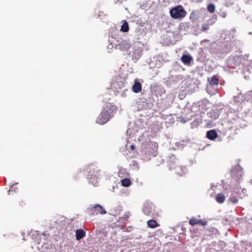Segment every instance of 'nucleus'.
I'll return each instance as SVG.
<instances>
[{"instance_id":"nucleus-1","label":"nucleus","mask_w":252,"mask_h":252,"mask_svg":"<svg viewBox=\"0 0 252 252\" xmlns=\"http://www.w3.org/2000/svg\"><path fill=\"white\" fill-rule=\"evenodd\" d=\"M99 175V171L97 167L94 165H90L87 175L89 183H92L94 186H97Z\"/></svg>"},{"instance_id":"nucleus-2","label":"nucleus","mask_w":252,"mask_h":252,"mask_svg":"<svg viewBox=\"0 0 252 252\" xmlns=\"http://www.w3.org/2000/svg\"><path fill=\"white\" fill-rule=\"evenodd\" d=\"M243 62H244V56L236 55L229 57L227 60V64L229 67L235 68L237 66L242 67Z\"/></svg>"},{"instance_id":"nucleus-3","label":"nucleus","mask_w":252,"mask_h":252,"mask_svg":"<svg viewBox=\"0 0 252 252\" xmlns=\"http://www.w3.org/2000/svg\"><path fill=\"white\" fill-rule=\"evenodd\" d=\"M244 175L243 168L238 163L231 169V175L233 179L238 183H240L243 180L242 177Z\"/></svg>"},{"instance_id":"nucleus-4","label":"nucleus","mask_w":252,"mask_h":252,"mask_svg":"<svg viewBox=\"0 0 252 252\" xmlns=\"http://www.w3.org/2000/svg\"><path fill=\"white\" fill-rule=\"evenodd\" d=\"M249 57V54L244 55V62L242 63V67L240 69H242L243 73L245 76H248L249 74L252 73V61L248 60Z\"/></svg>"},{"instance_id":"nucleus-5","label":"nucleus","mask_w":252,"mask_h":252,"mask_svg":"<svg viewBox=\"0 0 252 252\" xmlns=\"http://www.w3.org/2000/svg\"><path fill=\"white\" fill-rule=\"evenodd\" d=\"M170 14L174 19H181L186 16V11L181 5H178L170 10Z\"/></svg>"},{"instance_id":"nucleus-6","label":"nucleus","mask_w":252,"mask_h":252,"mask_svg":"<svg viewBox=\"0 0 252 252\" xmlns=\"http://www.w3.org/2000/svg\"><path fill=\"white\" fill-rule=\"evenodd\" d=\"M234 46L232 41H225L219 46V52L221 54H227L233 50Z\"/></svg>"},{"instance_id":"nucleus-7","label":"nucleus","mask_w":252,"mask_h":252,"mask_svg":"<svg viewBox=\"0 0 252 252\" xmlns=\"http://www.w3.org/2000/svg\"><path fill=\"white\" fill-rule=\"evenodd\" d=\"M88 212L91 215H96L99 214L103 215L106 213L104 208L98 204L88 209Z\"/></svg>"},{"instance_id":"nucleus-8","label":"nucleus","mask_w":252,"mask_h":252,"mask_svg":"<svg viewBox=\"0 0 252 252\" xmlns=\"http://www.w3.org/2000/svg\"><path fill=\"white\" fill-rule=\"evenodd\" d=\"M110 119V114L108 110L103 111L99 115L96 120L98 124L103 125L106 123Z\"/></svg>"},{"instance_id":"nucleus-9","label":"nucleus","mask_w":252,"mask_h":252,"mask_svg":"<svg viewBox=\"0 0 252 252\" xmlns=\"http://www.w3.org/2000/svg\"><path fill=\"white\" fill-rule=\"evenodd\" d=\"M167 162L170 168H174L177 164L178 160L176 157L172 154H170L168 156Z\"/></svg>"},{"instance_id":"nucleus-10","label":"nucleus","mask_w":252,"mask_h":252,"mask_svg":"<svg viewBox=\"0 0 252 252\" xmlns=\"http://www.w3.org/2000/svg\"><path fill=\"white\" fill-rule=\"evenodd\" d=\"M230 112L228 114V117H229V122L231 123L232 124L234 125V126H237L239 122L241 121L240 118L237 116V114L234 115V117L231 119V111L229 110Z\"/></svg>"},{"instance_id":"nucleus-11","label":"nucleus","mask_w":252,"mask_h":252,"mask_svg":"<svg viewBox=\"0 0 252 252\" xmlns=\"http://www.w3.org/2000/svg\"><path fill=\"white\" fill-rule=\"evenodd\" d=\"M142 53V50L141 48H138L135 49L132 52V58L135 62L138 61L141 57Z\"/></svg>"},{"instance_id":"nucleus-12","label":"nucleus","mask_w":252,"mask_h":252,"mask_svg":"<svg viewBox=\"0 0 252 252\" xmlns=\"http://www.w3.org/2000/svg\"><path fill=\"white\" fill-rule=\"evenodd\" d=\"M181 60L185 64L189 65L193 60V58L189 54H184L182 55Z\"/></svg>"},{"instance_id":"nucleus-13","label":"nucleus","mask_w":252,"mask_h":252,"mask_svg":"<svg viewBox=\"0 0 252 252\" xmlns=\"http://www.w3.org/2000/svg\"><path fill=\"white\" fill-rule=\"evenodd\" d=\"M134 84L132 87V91L135 93H138L142 90V85L137 79L134 80Z\"/></svg>"},{"instance_id":"nucleus-14","label":"nucleus","mask_w":252,"mask_h":252,"mask_svg":"<svg viewBox=\"0 0 252 252\" xmlns=\"http://www.w3.org/2000/svg\"><path fill=\"white\" fill-rule=\"evenodd\" d=\"M130 47V44L126 40H123L119 44V48L120 50L123 51H127Z\"/></svg>"},{"instance_id":"nucleus-15","label":"nucleus","mask_w":252,"mask_h":252,"mask_svg":"<svg viewBox=\"0 0 252 252\" xmlns=\"http://www.w3.org/2000/svg\"><path fill=\"white\" fill-rule=\"evenodd\" d=\"M217 137L218 134L215 129H211L207 132L206 137L211 140H214Z\"/></svg>"},{"instance_id":"nucleus-16","label":"nucleus","mask_w":252,"mask_h":252,"mask_svg":"<svg viewBox=\"0 0 252 252\" xmlns=\"http://www.w3.org/2000/svg\"><path fill=\"white\" fill-rule=\"evenodd\" d=\"M153 210V205L152 204L145 203L143 208V212L146 215L149 216L151 214Z\"/></svg>"},{"instance_id":"nucleus-17","label":"nucleus","mask_w":252,"mask_h":252,"mask_svg":"<svg viewBox=\"0 0 252 252\" xmlns=\"http://www.w3.org/2000/svg\"><path fill=\"white\" fill-rule=\"evenodd\" d=\"M86 235V232L82 229H79L76 231V239L80 240L84 238Z\"/></svg>"},{"instance_id":"nucleus-18","label":"nucleus","mask_w":252,"mask_h":252,"mask_svg":"<svg viewBox=\"0 0 252 252\" xmlns=\"http://www.w3.org/2000/svg\"><path fill=\"white\" fill-rule=\"evenodd\" d=\"M207 115L208 117L211 118L213 120L217 119L219 116L218 110H211L207 113Z\"/></svg>"},{"instance_id":"nucleus-19","label":"nucleus","mask_w":252,"mask_h":252,"mask_svg":"<svg viewBox=\"0 0 252 252\" xmlns=\"http://www.w3.org/2000/svg\"><path fill=\"white\" fill-rule=\"evenodd\" d=\"M225 197L224 195L221 193H218L216 197L217 202L220 204L223 203L225 201Z\"/></svg>"},{"instance_id":"nucleus-20","label":"nucleus","mask_w":252,"mask_h":252,"mask_svg":"<svg viewBox=\"0 0 252 252\" xmlns=\"http://www.w3.org/2000/svg\"><path fill=\"white\" fill-rule=\"evenodd\" d=\"M147 223L148 227L152 228H155L159 226L157 221L153 219L149 220Z\"/></svg>"},{"instance_id":"nucleus-21","label":"nucleus","mask_w":252,"mask_h":252,"mask_svg":"<svg viewBox=\"0 0 252 252\" xmlns=\"http://www.w3.org/2000/svg\"><path fill=\"white\" fill-rule=\"evenodd\" d=\"M208 81L212 86L217 85L219 83V79L215 76H213L208 78Z\"/></svg>"},{"instance_id":"nucleus-22","label":"nucleus","mask_w":252,"mask_h":252,"mask_svg":"<svg viewBox=\"0 0 252 252\" xmlns=\"http://www.w3.org/2000/svg\"><path fill=\"white\" fill-rule=\"evenodd\" d=\"M244 99L247 101L252 102V91L248 92L244 95Z\"/></svg>"},{"instance_id":"nucleus-23","label":"nucleus","mask_w":252,"mask_h":252,"mask_svg":"<svg viewBox=\"0 0 252 252\" xmlns=\"http://www.w3.org/2000/svg\"><path fill=\"white\" fill-rule=\"evenodd\" d=\"M129 30L128 24L127 22L124 21V23L121 26V31L123 32H127Z\"/></svg>"},{"instance_id":"nucleus-24","label":"nucleus","mask_w":252,"mask_h":252,"mask_svg":"<svg viewBox=\"0 0 252 252\" xmlns=\"http://www.w3.org/2000/svg\"><path fill=\"white\" fill-rule=\"evenodd\" d=\"M122 185L123 186L125 187H129L131 184L130 180L128 178H125L122 180Z\"/></svg>"},{"instance_id":"nucleus-25","label":"nucleus","mask_w":252,"mask_h":252,"mask_svg":"<svg viewBox=\"0 0 252 252\" xmlns=\"http://www.w3.org/2000/svg\"><path fill=\"white\" fill-rule=\"evenodd\" d=\"M217 21V16L216 15H213L210 19L207 20V23L210 25H212Z\"/></svg>"},{"instance_id":"nucleus-26","label":"nucleus","mask_w":252,"mask_h":252,"mask_svg":"<svg viewBox=\"0 0 252 252\" xmlns=\"http://www.w3.org/2000/svg\"><path fill=\"white\" fill-rule=\"evenodd\" d=\"M215 6L214 4H209L207 6V10L210 13H213L215 11Z\"/></svg>"},{"instance_id":"nucleus-27","label":"nucleus","mask_w":252,"mask_h":252,"mask_svg":"<svg viewBox=\"0 0 252 252\" xmlns=\"http://www.w3.org/2000/svg\"><path fill=\"white\" fill-rule=\"evenodd\" d=\"M198 219L193 218L189 220V223L191 225H194L198 223Z\"/></svg>"},{"instance_id":"nucleus-28","label":"nucleus","mask_w":252,"mask_h":252,"mask_svg":"<svg viewBox=\"0 0 252 252\" xmlns=\"http://www.w3.org/2000/svg\"><path fill=\"white\" fill-rule=\"evenodd\" d=\"M229 200L233 204H236L238 201V199L236 197L234 196H230L229 197Z\"/></svg>"},{"instance_id":"nucleus-29","label":"nucleus","mask_w":252,"mask_h":252,"mask_svg":"<svg viewBox=\"0 0 252 252\" xmlns=\"http://www.w3.org/2000/svg\"><path fill=\"white\" fill-rule=\"evenodd\" d=\"M211 26L209 23H207V24H205L202 25V31L206 32L209 29V27Z\"/></svg>"},{"instance_id":"nucleus-30","label":"nucleus","mask_w":252,"mask_h":252,"mask_svg":"<svg viewBox=\"0 0 252 252\" xmlns=\"http://www.w3.org/2000/svg\"><path fill=\"white\" fill-rule=\"evenodd\" d=\"M131 165L135 167L137 169L139 168L138 163L136 160H132L131 163Z\"/></svg>"},{"instance_id":"nucleus-31","label":"nucleus","mask_w":252,"mask_h":252,"mask_svg":"<svg viewBox=\"0 0 252 252\" xmlns=\"http://www.w3.org/2000/svg\"><path fill=\"white\" fill-rule=\"evenodd\" d=\"M198 223L197 224L200 225H206L207 224V222L206 221H203L201 220H198Z\"/></svg>"},{"instance_id":"nucleus-32","label":"nucleus","mask_w":252,"mask_h":252,"mask_svg":"<svg viewBox=\"0 0 252 252\" xmlns=\"http://www.w3.org/2000/svg\"><path fill=\"white\" fill-rule=\"evenodd\" d=\"M219 15L220 17H221L222 18H225L226 15H227V13L225 11H221L220 13H219Z\"/></svg>"},{"instance_id":"nucleus-33","label":"nucleus","mask_w":252,"mask_h":252,"mask_svg":"<svg viewBox=\"0 0 252 252\" xmlns=\"http://www.w3.org/2000/svg\"><path fill=\"white\" fill-rule=\"evenodd\" d=\"M123 209V207L120 206V205H119L117 207V208L116 209V211H122Z\"/></svg>"},{"instance_id":"nucleus-34","label":"nucleus","mask_w":252,"mask_h":252,"mask_svg":"<svg viewBox=\"0 0 252 252\" xmlns=\"http://www.w3.org/2000/svg\"><path fill=\"white\" fill-rule=\"evenodd\" d=\"M130 148L131 150L133 151L135 149V147L134 145H131Z\"/></svg>"},{"instance_id":"nucleus-35","label":"nucleus","mask_w":252,"mask_h":252,"mask_svg":"<svg viewBox=\"0 0 252 252\" xmlns=\"http://www.w3.org/2000/svg\"><path fill=\"white\" fill-rule=\"evenodd\" d=\"M180 121L183 123H185L186 122L184 118H181Z\"/></svg>"},{"instance_id":"nucleus-36","label":"nucleus","mask_w":252,"mask_h":252,"mask_svg":"<svg viewBox=\"0 0 252 252\" xmlns=\"http://www.w3.org/2000/svg\"><path fill=\"white\" fill-rule=\"evenodd\" d=\"M113 88H116V89H117V84H116V83H114V84H113Z\"/></svg>"},{"instance_id":"nucleus-37","label":"nucleus","mask_w":252,"mask_h":252,"mask_svg":"<svg viewBox=\"0 0 252 252\" xmlns=\"http://www.w3.org/2000/svg\"><path fill=\"white\" fill-rule=\"evenodd\" d=\"M121 83V86L123 85V83L122 82H120ZM120 88H121V87H119Z\"/></svg>"},{"instance_id":"nucleus-38","label":"nucleus","mask_w":252,"mask_h":252,"mask_svg":"<svg viewBox=\"0 0 252 252\" xmlns=\"http://www.w3.org/2000/svg\"><path fill=\"white\" fill-rule=\"evenodd\" d=\"M43 235L44 236H45V233H44L43 234Z\"/></svg>"}]
</instances>
